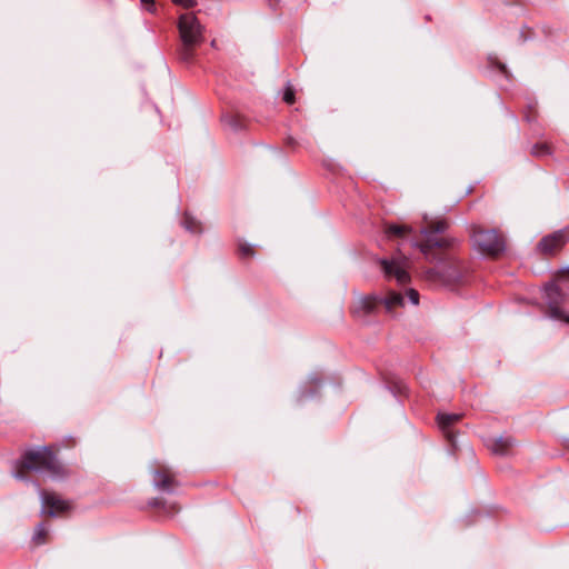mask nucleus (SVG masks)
<instances>
[{
  "label": "nucleus",
  "instance_id": "obj_10",
  "mask_svg": "<svg viewBox=\"0 0 569 569\" xmlns=\"http://www.w3.org/2000/svg\"><path fill=\"white\" fill-rule=\"evenodd\" d=\"M455 277L456 270L451 267L447 269L445 266H436L426 272V279L441 283H448Z\"/></svg>",
  "mask_w": 569,
  "mask_h": 569
},
{
  "label": "nucleus",
  "instance_id": "obj_1",
  "mask_svg": "<svg viewBox=\"0 0 569 569\" xmlns=\"http://www.w3.org/2000/svg\"><path fill=\"white\" fill-rule=\"evenodd\" d=\"M425 224L421 228L422 240L420 243L415 242L430 262L435 261L433 249H446L452 246L453 239L443 234L448 224L445 220H429L423 217Z\"/></svg>",
  "mask_w": 569,
  "mask_h": 569
},
{
  "label": "nucleus",
  "instance_id": "obj_13",
  "mask_svg": "<svg viewBox=\"0 0 569 569\" xmlns=\"http://www.w3.org/2000/svg\"><path fill=\"white\" fill-rule=\"evenodd\" d=\"M462 418L460 413H439L437 422L443 432H448L449 428Z\"/></svg>",
  "mask_w": 569,
  "mask_h": 569
},
{
  "label": "nucleus",
  "instance_id": "obj_21",
  "mask_svg": "<svg viewBox=\"0 0 569 569\" xmlns=\"http://www.w3.org/2000/svg\"><path fill=\"white\" fill-rule=\"evenodd\" d=\"M548 152L547 146H536L533 147V153L537 156L545 154Z\"/></svg>",
  "mask_w": 569,
  "mask_h": 569
},
{
  "label": "nucleus",
  "instance_id": "obj_22",
  "mask_svg": "<svg viewBox=\"0 0 569 569\" xmlns=\"http://www.w3.org/2000/svg\"><path fill=\"white\" fill-rule=\"evenodd\" d=\"M241 251H242V253H243V254H246V256H250V254H252V249H251L249 246H243V247H241Z\"/></svg>",
  "mask_w": 569,
  "mask_h": 569
},
{
  "label": "nucleus",
  "instance_id": "obj_2",
  "mask_svg": "<svg viewBox=\"0 0 569 569\" xmlns=\"http://www.w3.org/2000/svg\"><path fill=\"white\" fill-rule=\"evenodd\" d=\"M22 469L49 472L52 477H59L64 473L63 467L57 461L56 457L48 448H40L27 451L20 461V469L17 470L14 477L23 479Z\"/></svg>",
  "mask_w": 569,
  "mask_h": 569
},
{
  "label": "nucleus",
  "instance_id": "obj_15",
  "mask_svg": "<svg viewBox=\"0 0 569 569\" xmlns=\"http://www.w3.org/2000/svg\"><path fill=\"white\" fill-rule=\"evenodd\" d=\"M513 446L511 438H499L492 445V451L499 455H507Z\"/></svg>",
  "mask_w": 569,
  "mask_h": 569
},
{
  "label": "nucleus",
  "instance_id": "obj_12",
  "mask_svg": "<svg viewBox=\"0 0 569 569\" xmlns=\"http://www.w3.org/2000/svg\"><path fill=\"white\" fill-rule=\"evenodd\" d=\"M379 303L383 305L388 313H393L405 306V297L399 292L390 291L385 298L379 297Z\"/></svg>",
  "mask_w": 569,
  "mask_h": 569
},
{
  "label": "nucleus",
  "instance_id": "obj_4",
  "mask_svg": "<svg viewBox=\"0 0 569 569\" xmlns=\"http://www.w3.org/2000/svg\"><path fill=\"white\" fill-rule=\"evenodd\" d=\"M475 248L483 256H497L505 249L503 239L495 231H476L472 236Z\"/></svg>",
  "mask_w": 569,
  "mask_h": 569
},
{
  "label": "nucleus",
  "instance_id": "obj_3",
  "mask_svg": "<svg viewBox=\"0 0 569 569\" xmlns=\"http://www.w3.org/2000/svg\"><path fill=\"white\" fill-rule=\"evenodd\" d=\"M178 28L182 41L180 58L189 61L193 57L194 48L203 41L202 27L193 14L186 13L180 16Z\"/></svg>",
  "mask_w": 569,
  "mask_h": 569
},
{
  "label": "nucleus",
  "instance_id": "obj_11",
  "mask_svg": "<svg viewBox=\"0 0 569 569\" xmlns=\"http://www.w3.org/2000/svg\"><path fill=\"white\" fill-rule=\"evenodd\" d=\"M153 483L159 489L170 491L177 485V481L170 469L161 468L154 472Z\"/></svg>",
  "mask_w": 569,
  "mask_h": 569
},
{
  "label": "nucleus",
  "instance_id": "obj_14",
  "mask_svg": "<svg viewBox=\"0 0 569 569\" xmlns=\"http://www.w3.org/2000/svg\"><path fill=\"white\" fill-rule=\"evenodd\" d=\"M412 232V228L407 224H388L386 234L389 238H402Z\"/></svg>",
  "mask_w": 569,
  "mask_h": 569
},
{
  "label": "nucleus",
  "instance_id": "obj_18",
  "mask_svg": "<svg viewBox=\"0 0 569 569\" xmlns=\"http://www.w3.org/2000/svg\"><path fill=\"white\" fill-rule=\"evenodd\" d=\"M283 100L288 104H292L295 102V90L291 86H287L283 92Z\"/></svg>",
  "mask_w": 569,
  "mask_h": 569
},
{
  "label": "nucleus",
  "instance_id": "obj_5",
  "mask_svg": "<svg viewBox=\"0 0 569 569\" xmlns=\"http://www.w3.org/2000/svg\"><path fill=\"white\" fill-rule=\"evenodd\" d=\"M379 263L386 279H395L399 284H405L410 280L408 272L410 263L407 258L398 256L391 259H381Z\"/></svg>",
  "mask_w": 569,
  "mask_h": 569
},
{
  "label": "nucleus",
  "instance_id": "obj_8",
  "mask_svg": "<svg viewBox=\"0 0 569 569\" xmlns=\"http://www.w3.org/2000/svg\"><path fill=\"white\" fill-rule=\"evenodd\" d=\"M543 292L545 298L550 307V316L552 318L563 320L569 323V317H565L562 311L558 307H556V305L561 298V290L559 286L556 282H551L545 287Z\"/></svg>",
  "mask_w": 569,
  "mask_h": 569
},
{
  "label": "nucleus",
  "instance_id": "obj_20",
  "mask_svg": "<svg viewBox=\"0 0 569 569\" xmlns=\"http://www.w3.org/2000/svg\"><path fill=\"white\" fill-rule=\"evenodd\" d=\"M176 4H179L183 8H192L196 6V0H172Z\"/></svg>",
  "mask_w": 569,
  "mask_h": 569
},
{
  "label": "nucleus",
  "instance_id": "obj_17",
  "mask_svg": "<svg viewBox=\"0 0 569 569\" xmlns=\"http://www.w3.org/2000/svg\"><path fill=\"white\" fill-rule=\"evenodd\" d=\"M183 224H184L186 229L191 232H199L201 230L199 223L194 219H192L188 216L184 218Z\"/></svg>",
  "mask_w": 569,
  "mask_h": 569
},
{
  "label": "nucleus",
  "instance_id": "obj_23",
  "mask_svg": "<svg viewBox=\"0 0 569 569\" xmlns=\"http://www.w3.org/2000/svg\"><path fill=\"white\" fill-rule=\"evenodd\" d=\"M154 0H141L143 4H153Z\"/></svg>",
  "mask_w": 569,
  "mask_h": 569
},
{
  "label": "nucleus",
  "instance_id": "obj_9",
  "mask_svg": "<svg viewBox=\"0 0 569 569\" xmlns=\"http://www.w3.org/2000/svg\"><path fill=\"white\" fill-rule=\"evenodd\" d=\"M379 305V297H358L352 305V312L358 317H365L373 312Z\"/></svg>",
  "mask_w": 569,
  "mask_h": 569
},
{
  "label": "nucleus",
  "instance_id": "obj_19",
  "mask_svg": "<svg viewBox=\"0 0 569 569\" xmlns=\"http://www.w3.org/2000/svg\"><path fill=\"white\" fill-rule=\"evenodd\" d=\"M407 297H408L409 301L411 302V305L417 306L419 303V293L417 290L409 289L407 291Z\"/></svg>",
  "mask_w": 569,
  "mask_h": 569
},
{
  "label": "nucleus",
  "instance_id": "obj_16",
  "mask_svg": "<svg viewBox=\"0 0 569 569\" xmlns=\"http://www.w3.org/2000/svg\"><path fill=\"white\" fill-rule=\"evenodd\" d=\"M46 536L47 529L42 525H40L37 527L34 531L33 540L37 545L43 543L46 541Z\"/></svg>",
  "mask_w": 569,
  "mask_h": 569
},
{
  "label": "nucleus",
  "instance_id": "obj_6",
  "mask_svg": "<svg viewBox=\"0 0 569 569\" xmlns=\"http://www.w3.org/2000/svg\"><path fill=\"white\" fill-rule=\"evenodd\" d=\"M42 512L51 517L59 516L70 510L71 505L69 501L60 498L54 492H41Z\"/></svg>",
  "mask_w": 569,
  "mask_h": 569
},
{
  "label": "nucleus",
  "instance_id": "obj_7",
  "mask_svg": "<svg viewBox=\"0 0 569 569\" xmlns=\"http://www.w3.org/2000/svg\"><path fill=\"white\" fill-rule=\"evenodd\" d=\"M569 238V233L560 230L541 239L538 250L545 254H552L563 247Z\"/></svg>",
  "mask_w": 569,
  "mask_h": 569
}]
</instances>
